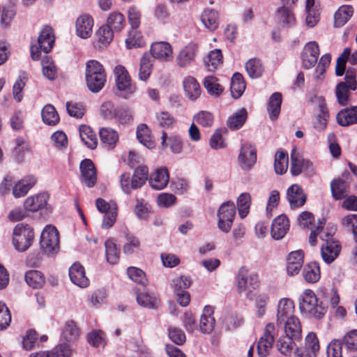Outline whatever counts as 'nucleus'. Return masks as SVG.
Masks as SVG:
<instances>
[{
	"instance_id": "b1692460",
	"label": "nucleus",
	"mask_w": 357,
	"mask_h": 357,
	"mask_svg": "<svg viewBox=\"0 0 357 357\" xmlns=\"http://www.w3.org/2000/svg\"><path fill=\"white\" fill-rule=\"evenodd\" d=\"M48 199L49 195L45 192L30 196L24 202V208L29 211L36 212L46 206Z\"/></svg>"
},
{
	"instance_id": "1a4fd4ad",
	"label": "nucleus",
	"mask_w": 357,
	"mask_h": 357,
	"mask_svg": "<svg viewBox=\"0 0 357 357\" xmlns=\"http://www.w3.org/2000/svg\"><path fill=\"white\" fill-rule=\"evenodd\" d=\"M276 334L274 324L268 323L265 327L263 335L259 338L257 343V353L260 357L268 356L273 347Z\"/></svg>"
},
{
	"instance_id": "bb28decb",
	"label": "nucleus",
	"mask_w": 357,
	"mask_h": 357,
	"mask_svg": "<svg viewBox=\"0 0 357 357\" xmlns=\"http://www.w3.org/2000/svg\"><path fill=\"white\" fill-rule=\"evenodd\" d=\"M341 247L338 241H328L322 245L321 257L326 264L333 262L339 255Z\"/></svg>"
},
{
	"instance_id": "412c9836",
	"label": "nucleus",
	"mask_w": 357,
	"mask_h": 357,
	"mask_svg": "<svg viewBox=\"0 0 357 357\" xmlns=\"http://www.w3.org/2000/svg\"><path fill=\"white\" fill-rule=\"evenodd\" d=\"M69 277L73 284L81 288H85L89 284V280L86 276L84 268L79 263H75L70 266Z\"/></svg>"
},
{
	"instance_id": "72a5a7b5",
	"label": "nucleus",
	"mask_w": 357,
	"mask_h": 357,
	"mask_svg": "<svg viewBox=\"0 0 357 357\" xmlns=\"http://www.w3.org/2000/svg\"><path fill=\"white\" fill-rule=\"evenodd\" d=\"M354 9L351 6L344 5L340 6L334 15V25L335 27L344 26L352 16Z\"/></svg>"
},
{
	"instance_id": "052dcab7",
	"label": "nucleus",
	"mask_w": 357,
	"mask_h": 357,
	"mask_svg": "<svg viewBox=\"0 0 357 357\" xmlns=\"http://www.w3.org/2000/svg\"><path fill=\"white\" fill-rule=\"evenodd\" d=\"M204 85L211 95L219 96L223 91L222 86L218 82L217 78L213 76L206 77Z\"/></svg>"
},
{
	"instance_id": "6e6552de",
	"label": "nucleus",
	"mask_w": 357,
	"mask_h": 357,
	"mask_svg": "<svg viewBox=\"0 0 357 357\" xmlns=\"http://www.w3.org/2000/svg\"><path fill=\"white\" fill-rule=\"evenodd\" d=\"M116 77V84L118 90L120 91V96L128 98L132 95L136 88L131 82V79L128 71L123 66H117L114 70Z\"/></svg>"
},
{
	"instance_id": "5fc2aeb1",
	"label": "nucleus",
	"mask_w": 357,
	"mask_h": 357,
	"mask_svg": "<svg viewBox=\"0 0 357 357\" xmlns=\"http://www.w3.org/2000/svg\"><path fill=\"white\" fill-rule=\"evenodd\" d=\"M275 172L277 174H284L288 169V155L283 151H278L275 155Z\"/></svg>"
},
{
	"instance_id": "393cba45",
	"label": "nucleus",
	"mask_w": 357,
	"mask_h": 357,
	"mask_svg": "<svg viewBox=\"0 0 357 357\" xmlns=\"http://www.w3.org/2000/svg\"><path fill=\"white\" fill-rule=\"evenodd\" d=\"M33 176H26L18 181L13 188V195L15 198L24 197L36 183Z\"/></svg>"
},
{
	"instance_id": "13d9d810",
	"label": "nucleus",
	"mask_w": 357,
	"mask_h": 357,
	"mask_svg": "<svg viewBox=\"0 0 357 357\" xmlns=\"http://www.w3.org/2000/svg\"><path fill=\"white\" fill-rule=\"evenodd\" d=\"M317 356L319 350V343L318 338L314 333H310L305 337L304 344L300 347Z\"/></svg>"
},
{
	"instance_id": "49530a36",
	"label": "nucleus",
	"mask_w": 357,
	"mask_h": 357,
	"mask_svg": "<svg viewBox=\"0 0 357 357\" xmlns=\"http://www.w3.org/2000/svg\"><path fill=\"white\" fill-rule=\"evenodd\" d=\"M137 301L139 305L150 309L157 308L160 304V301L155 296L147 292L137 294Z\"/></svg>"
},
{
	"instance_id": "4c0bfd02",
	"label": "nucleus",
	"mask_w": 357,
	"mask_h": 357,
	"mask_svg": "<svg viewBox=\"0 0 357 357\" xmlns=\"http://www.w3.org/2000/svg\"><path fill=\"white\" fill-rule=\"evenodd\" d=\"M245 89V83L243 75L235 73L231 79V93L234 98L237 99L241 96Z\"/></svg>"
},
{
	"instance_id": "9b49d317",
	"label": "nucleus",
	"mask_w": 357,
	"mask_h": 357,
	"mask_svg": "<svg viewBox=\"0 0 357 357\" xmlns=\"http://www.w3.org/2000/svg\"><path fill=\"white\" fill-rule=\"evenodd\" d=\"M238 160L240 167L243 169H250L257 161L256 148L251 144H243L241 146Z\"/></svg>"
},
{
	"instance_id": "ddd939ff",
	"label": "nucleus",
	"mask_w": 357,
	"mask_h": 357,
	"mask_svg": "<svg viewBox=\"0 0 357 357\" xmlns=\"http://www.w3.org/2000/svg\"><path fill=\"white\" fill-rule=\"evenodd\" d=\"M290 172L293 176H298L303 172L312 174L313 172L312 164L309 160L303 158L296 149H293L291 153Z\"/></svg>"
},
{
	"instance_id": "8fccbe9b",
	"label": "nucleus",
	"mask_w": 357,
	"mask_h": 357,
	"mask_svg": "<svg viewBox=\"0 0 357 357\" xmlns=\"http://www.w3.org/2000/svg\"><path fill=\"white\" fill-rule=\"evenodd\" d=\"M245 69L251 78L259 77L264 71V67L259 59H250L245 63Z\"/></svg>"
},
{
	"instance_id": "a878e982",
	"label": "nucleus",
	"mask_w": 357,
	"mask_h": 357,
	"mask_svg": "<svg viewBox=\"0 0 357 357\" xmlns=\"http://www.w3.org/2000/svg\"><path fill=\"white\" fill-rule=\"evenodd\" d=\"M304 254L301 250L291 252L287 257V271L289 275L299 273L303 264Z\"/></svg>"
},
{
	"instance_id": "39448f33",
	"label": "nucleus",
	"mask_w": 357,
	"mask_h": 357,
	"mask_svg": "<svg viewBox=\"0 0 357 357\" xmlns=\"http://www.w3.org/2000/svg\"><path fill=\"white\" fill-rule=\"evenodd\" d=\"M13 245L20 252L27 250L34 239L33 229L28 225H17L13 229Z\"/></svg>"
},
{
	"instance_id": "f3484780",
	"label": "nucleus",
	"mask_w": 357,
	"mask_h": 357,
	"mask_svg": "<svg viewBox=\"0 0 357 357\" xmlns=\"http://www.w3.org/2000/svg\"><path fill=\"white\" fill-rule=\"evenodd\" d=\"M198 52V45L190 43L181 50L178 54L176 61L177 66L185 68L190 64L194 60Z\"/></svg>"
},
{
	"instance_id": "de8ad7c7",
	"label": "nucleus",
	"mask_w": 357,
	"mask_h": 357,
	"mask_svg": "<svg viewBox=\"0 0 357 357\" xmlns=\"http://www.w3.org/2000/svg\"><path fill=\"white\" fill-rule=\"evenodd\" d=\"M303 275L309 283L317 282L320 278V270L317 263L312 262L307 265L303 271Z\"/></svg>"
},
{
	"instance_id": "c03bdc74",
	"label": "nucleus",
	"mask_w": 357,
	"mask_h": 357,
	"mask_svg": "<svg viewBox=\"0 0 357 357\" xmlns=\"http://www.w3.org/2000/svg\"><path fill=\"white\" fill-rule=\"evenodd\" d=\"M100 47L107 46L114 38V31L108 26H101L96 33Z\"/></svg>"
},
{
	"instance_id": "09e8293b",
	"label": "nucleus",
	"mask_w": 357,
	"mask_h": 357,
	"mask_svg": "<svg viewBox=\"0 0 357 357\" xmlns=\"http://www.w3.org/2000/svg\"><path fill=\"white\" fill-rule=\"evenodd\" d=\"M79 336V330L73 321H68L65 324L63 331L62 337L68 342H73L76 341Z\"/></svg>"
},
{
	"instance_id": "58836bf2",
	"label": "nucleus",
	"mask_w": 357,
	"mask_h": 357,
	"mask_svg": "<svg viewBox=\"0 0 357 357\" xmlns=\"http://www.w3.org/2000/svg\"><path fill=\"white\" fill-rule=\"evenodd\" d=\"M137 137L139 142L148 149L154 146L151 132L146 124L142 123L137 126Z\"/></svg>"
},
{
	"instance_id": "c756f323",
	"label": "nucleus",
	"mask_w": 357,
	"mask_h": 357,
	"mask_svg": "<svg viewBox=\"0 0 357 357\" xmlns=\"http://www.w3.org/2000/svg\"><path fill=\"white\" fill-rule=\"evenodd\" d=\"M183 85L185 95L189 99L195 100L199 97L202 91L199 83L195 77L192 76L185 77L183 81Z\"/></svg>"
},
{
	"instance_id": "4468645a",
	"label": "nucleus",
	"mask_w": 357,
	"mask_h": 357,
	"mask_svg": "<svg viewBox=\"0 0 357 357\" xmlns=\"http://www.w3.org/2000/svg\"><path fill=\"white\" fill-rule=\"evenodd\" d=\"M326 220L322 219L321 220H319L318 225L312 229L309 242L311 245H316V238L317 236L320 238L321 240L325 241V243H328V241H335L333 238V236L335 231V229L333 227L331 228H324V225L325 224Z\"/></svg>"
},
{
	"instance_id": "9d476101",
	"label": "nucleus",
	"mask_w": 357,
	"mask_h": 357,
	"mask_svg": "<svg viewBox=\"0 0 357 357\" xmlns=\"http://www.w3.org/2000/svg\"><path fill=\"white\" fill-rule=\"evenodd\" d=\"M294 308V303L290 298H284L278 301L275 312V322L278 327L296 317Z\"/></svg>"
},
{
	"instance_id": "c9c22d12",
	"label": "nucleus",
	"mask_w": 357,
	"mask_h": 357,
	"mask_svg": "<svg viewBox=\"0 0 357 357\" xmlns=\"http://www.w3.org/2000/svg\"><path fill=\"white\" fill-rule=\"evenodd\" d=\"M79 135L82 141L88 148L91 149L96 148L98 144L96 135L89 126H81L79 127Z\"/></svg>"
},
{
	"instance_id": "864d4df0",
	"label": "nucleus",
	"mask_w": 357,
	"mask_h": 357,
	"mask_svg": "<svg viewBox=\"0 0 357 357\" xmlns=\"http://www.w3.org/2000/svg\"><path fill=\"white\" fill-rule=\"evenodd\" d=\"M250 205V195L248 192L241 193L237 199V208L241 218H243L248 215Z\"/></svg>"
},
{
	"instance_id": "774afa93",
	"label": "nucleus",
	"mask_w": 357,
	"mask_h": 357,
	"mask_svg": "<svg viewBox=\"0 0 357 357\" xmlns=\"http://www.w3.org/2000/svg\"><path fill=\"white\" fill-rule=\"evenodd\" d=\"M342 225L352 231L355 241L357 242V215L350 214L342 219Z\"/></svg>"
},
{
	"instance_id": "a18cd8bd",
	"label": "nucleus",
	"mask_w": 357,
	"mask_h": 357,
	"mask_svg": "<svg viewBox=\"0 0 357 357\" xmlns=\"http://www.w3.org/2000/svg\"><path fill=\"white\" fill-rule=\"evenodd\" d=\"M152 59L149 53H145L140 59L139 77L141 80L146 81L152 71Z\"/></svg>"
},
{
	"instance_id": "cd10ccee",
	"label": "nucleus",
	"mask_w": 357,
	"mask_h": 357,
	"mask_svg": "<svg viewBox=\"0 0 357 357\" xmlns=\"http://www.w3.org/2000/svg\"><path fill=\"white\" fill-rule=\"evenodd\" d=\"M336 119L341 126H349L357 123V106L342 109L337 113Z\"/></svg>"
},
{
	"instance_id": "0eeeda50",
	"label": "nucleus",
	"mask_w": 357,
	"mask_h": 357,
	"mask_svg": "<svg viewBox=\"0 0 357 357\" xmlns=\"http://www.w3.org/2000/svg\"><path fill=\"white\" fill-rule=\"evenodd\" d=\"M40 247L45 253L53 255L59 249V235L57 229L52 225H47L40 236Z\"/></svg>"
},
{
	"instance_id": "338daca9",
	"label": "nucleus",
	"mask_w": 357,
	"mask_h": 357,
	"mask_svg": "<svg viewBox=\"0 0 357 357\" xmlns=\"http://www.w3.org/2000/svg\"><path fill=\"white\" fill-rule=\"evenodd\" d=\"M42 64L43 75L50 80L54 79L57 75V69L54 63L49 61L47 56H45L42 59Z\"/></svg>"
},
{
	"instance_id": "7ed1b4c3",
	"label": "nucleus",
	"mask_w": 357,
	"mask_h": 357,
	"mask_svg": "<svg viewBox=\"0 0 357 357\" xmlns=\"http://www.w3.org/2000/svg\"><path fill=\"white\" fill-rule=\"evenodd\" d=\"M236 288L239 294H245L246 297H250L254 289L259 287L258 275L250 272L246 266L239 268L236 278Z\"/></svg>"
},
{
	"instance_id": "69168bd1",
	"label": "nucleus",
	"mask_w": 357,
	"mask_h": 357,
	"mask_svg": "<svg viewBox=\"0 0 357 357\" xmlns=\"http://www.w3.org/2000/svg\"><path fill=\"white\" fill-rule=\"evenodd\" d=\"M351 54V50L349 47H347L344 50L340 56L337 59L336 61V67H335V74L337 76L343 75L345 71V66L347 61L348 60L349 56Z\"/></svg>"
},
{
	"instance_id": "a19ab883",
	"label": "nucleus",
	"mask_w": 357,
	"mask_h": 357,
	"mask_svg": "<svg viewBox=\"0 0 357 357\" xmlns=\"http://www.w3.org/2000/svg\"><path fill=\"white\" fill-rule=\"evenodd\" d=\"M126 24L125 17L122 13L118 11L112 12L107 17L106 26H108L114 31H121Z\"/></svg>"
},
{
	"instance_id": "2f4dec72",
	"label": "nucleus",
	"mask_w": 357,
	"mask_h": 357,
	"mask_svg": "<svg viewBox=\"0 0 357 357\" xmlns=\"http://www.w3.org/2000/svg\"><path fill=\"white\" fill-rule=\"evenodd\" d=\"M282 100V96L279 92L273 93L269 98L267 110L272 121L277 119L280 114Z\"/></svg>"
},
{
	"instance_id": "37998d69",
	"label": "nucleus",
	"mask_w": 357,
	"mask_h": 357,
	"mask_svg": "<svg viewBox=\"0 0 357 357\" xmlns=\"http://www.w3.org/2000/svg\"><path fill=\"white\" fill-rule=\"evenodd\" d=\"M161 144L163 149L169 146L174 153H180L182 151L183 145L181 139L177 136H170L167 138L165 132H162Z\"/></svg>"
},
{
	"instance_id": "2eb2a0df",
	"label": "nucleus",
	"mask_w": 357,
	"mask_h": 357,
	"mask_svg": "<svg viewBox=\"0 0 357 357\" xmlns=\"http://www.w3.org/2000/svg\"><path fill=\"white\" fill-rule=\"evenodd\" d=\"M319 55L318 44L315 41L307 43L305 45L301 54L303 67L305 69L314 67L317 62Z\"/></svg>"
},
{
	"instance_id": "4d7b16f0",
	"label": "nucleus",
	"mask_w": 357,
	"mask_h": 357,
	"mask_svg": "<svg viewBox=\"0 0 357 357\" xmlns=\"http://www.w3.org/2000/svg\"><path fill=\"white\" fill-rule=\"evenodd\" d=\"M107 260L109 263L116 264L119 259L120 250L113 240L109 239L105 243Z\"/></svg>"
},
{
	"instance_id": "473e14b6",
	"label": "nucleus",
	"mask_w": 357,
	"mask_h": 357,
	"mask_svg": "<svg viewBox=\"0 0 357 357\" xmlns=\"http://www.w3.org/2000/svg\"><path fill=\"white\" fill-rule=\"evenodd\" d=\"M349 184L341 178L334 179L331 183L333 197L340 200L346 197L349 192Z\"/></svg>"
},
{
	"instance_id": "603ef678",
	"label": "nucleus",
	"mask_w": 357,
	"mask_h": 357,
	"mask_svg": "<svg viewBox=\"0 0 357 357\" xmlns=\"http://www.w3.org/2000/svg\"><path fill=\"white\" fill-rule=\"evenodd\" d=\"M41 114L43 122L47 125L54 126L59 121V114L52 105H45Z\"/></svg>"
},
{
	"instance_id": "6ab92c4d",
	"label": "nucleus",
	"mask_w": 357,
	"mask_h": 357,
	"mask_svg": "<svg viewBox=\"0 0 357 357\" xmlns=\"http://www.w3.org/2000/svg\"><path fill=\"white\" fill-rule=\"evenodd\" d=\"M169 181V175L167 168L161 167L153 172L149 178L150 186L156 190L165 188Z\"/></svg>"
},
{
	"instance_id": "680f3d73",
	"label": "nucleus",
	"mask_w": 357,
	"mask_h": 357,
	"mask_svg": "<svg viewBox=\"0 0 357 357\" xmlns=\"http://www.w3.org/2000/svg\"><path fill=\"white\" fill-rule=\"evenodd\" d=\"M294 339L285 336L281 337L277 342V347L278 351L284 356H289L291 354L294 347Z\"/></svg>"
},
{
	"instance_id": "bf43d9fd",
	"label": "nucleus",
	"mask_w": 357,
	"mask_h": 357,
	"mask_svg": "<svg viewBox=\"0 0 357 357\" xmlns=\"http://www.w3.org/2000/svg\"><path fill=\"white\" fill-rule=\"evenodd\" d=\"M25 280L26 283L33 288L40 287L45 282L43 273L35 270L29 271L26 273Z\"/></svg>"
},
{
	"instance_id": "e433bc0d",
	"label": "nucleus",
	"mask_w": 357,
	"mask_h": 357,
	"mask_svg": "<svg viewBox=\"0 0 357 357\" xmlns=\"http://www.w3.org/2000/svg\"><path fill=\"white\" fill-rule=\"evenodd\" d=\"M276 19L279 24L285 27L291 26L296 22L294 13L289 7L284 6L278 9Z\"/></svg>"
},
{
	"instance_id": "aec40b11",
	"label": "nucleus",
	"mask_w": 357,
	"mask_h": 357,
	"mask_svg": "<svg viewBox=\"0 0 357 357\" xmlns=\"http://www.w3.org/2000/svg\"><path fill=\"white\" fill-rule=\"evenodd\" d=\"M287 197L291 208H294L303 206L307 199L303 188L297 184H294L287 189Z\"/></svg>"
},
{
	"instance_id": "f257e3e1",
	"label": "nucleus",
	"mask_w": 357,
	"mask_h": 357,
	"mask_svg": "<svg viewBox=\"0 0 357 357\" xmlns=\"http://www.w3.org/2000/svg\"><path fill=\"white\" fill-rule=\"evenodd\" d=\"M86 81L89 89L97 93L106 82V74L103 66L97 61L91 60L86 63Z\"/></svg>"
},
{
	"instance_id": "20e7f679",
	"label": "nucleus",
	"mask_w": 357,
	"mask_h": 357,
	"mask_svg": "<svg viewBox=\"0 0 357 357\" xmlns=\"http://www.w3.org/2000/svg\"><path fill=\"white\" fill-rule=\"evenodd\" d=\"M54 40L55 37L52 27L45 26L40 32L37 44L31 45V56L32 59L38 60L41 51L45 54L50 52L54 46Z\"/></svg>"
},
{
	"instance_id": "f704fd0d",
	"label": "nucleus",
	"mask_w": 357,
	"mask_h": 357,
	"mask_svg": "<svg viewBox=\"0 0 357 357\" xmlns=\"http://www.w3.org/2000/svg\"><path fill=\"white\" fill-rule=\"evenodd\" d=\"M201 20L207 29L213 31L218 26V13L211 8L205 9L201 15Z\"/></svg>"
},
{
	"instance_id": "dca6fc26",
	"label": "nucleus",
	"mask_w": 357,
	"mask_h": 357,
	"mask_svg": "<svg viewBox=\"0 0 357 357\" xmlns=\"http://www.w3.org/2000/svg\"><path fill=\"white\" fill-rule=\"evenodd\" d=\"M317 296V298H319V304H323L324 314L327 311L329 303L332 307H335L340 303V296L337 289L335 288L327 289L321 287L319 289Z\"/></svg>"
},
{
	"instance_id": "4be33fe9",
	"label": "nucleus",
	"mask_w": 357,
	"mask_h": 357,
	"mask_svg": "<svg viewBox=\"0 0 357 357\" xmlns=\"http://www.w3.org/2000/svg\"><path fill=\"white\" fill-rule=\"evenodd\" d=\"M289 229L288 218L284 215H280L275 218L271 225V236L274 239H282Z\"/></svg>"
},
{
	"instance_id": "5701e85b",
	"label": "nucleus",
	"mask_w": 357,
	"mask_h": 357,
	"mask_svg": "<svg viewBox=\"0 0 357 357\" xmlns=\"http://www.w3.org/2000/svg\"><path fill=\"white\" fill-rule=\"evenodd\" d=\"M151 54L154 59L167 61L172 58V49L169 43L157 42L151 45Z\"/></svg>"
},
{
	"instance_id": "3c124183",
	"label": "nucleus",
	"mask_w": 357,
	"mask_h": 357,
	"mask_svg": "<svg viewBox=\"0 0 357 357\" xmlns=\"http://www.w3.org/2000/svg\"><path fill=\"white\" fill-rule=\"evenodd\" d=\"M204 61L208 71L215 70L222 63L220 50L216 49L210 52Z\"/></svg>"
},
{
	"instance_id": "6e6d98bb",
	"label": "nucleus",
	"mask_w": 357,
	"mask_h": 357,
	"mask_svg": "<svg viewBox=\"0 0 357 357\" xmlns=\"http://www.w3.org/2000/svg\"><path fill=\"white\" fill-rule=\"evenodd\" d=\"M99 135L102 142L108 146H114L119 139L117 132L110 128H102Z\"/></svg>"
},
{
	"instance_id": "e2e57ef3",
	"label": "nucleus",
	"mask_w": 357,
	"mask_h": 357,
	"mask_svg": "<svg viewBox=\"0 0 357 357\" xmlns=\"http://www.w3.org/2000/svg\"><path fill=\"white\" fill-rule=\"evenodd\" d=\"M351 91L346 83H339L337 85L335 94L337 100L341 105H346L348 103Z\"/></svg>"
},
{
	"instance_id": "a211bd4d",
	"label": "nucleus",
	"mask_w": 357,
	"mask_h": 357,
	"mask_svg": "<svg viewBox=\"0 0 357 357\" xmlns=\"http://www.w3.org/2000/svg\"><path fill=\"white\" fill-rule=\"evenodd\" d=\"M93 19L89 14H82L75 22L77 35L84 39L91 37L93 32Z\"/></svg>"
},
{
	"instance_id": "ea45409f",
	"label": "nucleus",
	"mask_w": 357,
	"mask_h": 357,
	"mask_svg": "<svg viewBox=\"0 0 357 357\" xmlns=\"http://www.w3.org/2000/svg\"><path fill=\"white\" fill-rule=\"evenodd\" d=\"M248 117V113L245 108H241L238 112L229 117L227 125L231 130H238L243 126Z\"/></svg>"
},
{
	"instance_id": "c85d7f7f",
	"label": "nucleus",
	"mask_w": 357,
	"mask_h": 357,
	"mask_svg": "<svg viewBox=\"0 0 357 357\" xmlns=\"http://www.w3.org/2000/svg\"><path fill=\"white\" fill-rule=\"evenodd\" d=\"M287 336L290 337L295 340H299L301 337L302 328L299 319L296 316L291 319L285 321L282 326Z\"/></svg>"
},
{
	"instance_id": "423d86ee",
	"label": "nucleus",
	"mask_w": 357,
	"mask_h": 357,
	"mask_svg": "<svg viewBox=\"0 0 357 357\" xmlns=\"http://www.w3.org/2000/svg\"><path fill=\"white\" fill-rule=\"evenodd\" d=\"M236 217V206L233 202L228 201L221 204L218 211V227L224 233H228Z\"/></svg>"
},
{
	"instance_id": "f03ea898",
	"label": "nucleus",
	"mask_w": 357,
	"mask_h": 357,
	"mask_svg": "<svg viewBox=\"0 0 357 357\" xmlns=\"http://www.w3.org/2000/svg\"><path fill=\"white\" fill-rule=\"evenodd\" d=\"M299 309L302 314H305L315 319H320L324 316L323 304H319V298L311 289H305L299 298Z\"/></svg>"
},
{
	"instance_id": "7c9ffc66",
	"label": "nucleus",
	"mask_w": 357,
	"mask_h": 357,
	"mask_svg": "<svg viewBox=\"0 0 357 357\" xmlns=\"http://www.w3.org/2000/svg\"><path fill=\"white\" fill-rule=\"evenodd\" d=\"M318 102L319 112L317 115L316 120L314 122V128L317 130L321 131L325 130L326 128L329 119V114L324 100L321 98H319Z\"/></svg>"
},
{
	"instance_id": "0e129e2a",
	"label": "nucleus",
	"mask_w": 357,
	"mask_h": 357,
	"mask_svg": "<svg viewBox=\"0 0 357 357\" xmlns=\"http://www.w3.org/2000/svg\"><path fill=\"white\" fill-rule=\"evenodd\" d=\"M194 121L202 127H211L214 122L213 115L207 111H201L194 116Z\"/></svg>"
},
{
	"instance_id": "79ce46f5",
	"label": "nucleus",
	"mask_w": 357,
	"mask_h": 357,
	"mask_svg": "<svg viewBox=\"0 0 357 357\" xmlns=\"http://www.w3.org/2000/svg\"><path fill=\"white\" fill-rule=\"evenodd\" d=\"M149 169L147 167L139 166L137 167L131 178L132 189L141 188L147 181Z\"/></svg>"
},
{
	"instance_id": "f8f14e48",
	"label": "nucleus",
	"mask_w": 357,
	"mask_h": 357,
	"mask_svg": "<svg viewBox=\"0 0 357 357\" xmlns=\"http://www.w3.org/2000/svg\"><path fill=\"white\" fill-rule=\"evenodd\" d=\"M80 181L88 188L93 187L97 182V174L94 164L90 159L83 160L80 165Z\"/></svg>"
}]
</instances>
